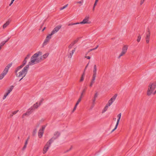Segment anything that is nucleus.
Instances as JSON below:
<instances>
[{"label": "nucleus", "mask_w": 156, "mask_h": 156, "mask_svg": "<svg viewBox=\"0 0 156 156\" xmlns=\"http://www.w3.org/2000/svg\"><path fill=\"white\" fill-rule=\"evenodd\" d=\"M29 66L27 65L22 69V67L18 66L15 70V73L17 77L21 78L20 81L25 76L28 70Z\"/></svg>", "instance_id": "nucleus-1"}, {"label": "nucleus", "mask_w": 156, "mask_h": 156, "mask_svg": "<svg viewBox=\"0 0 156 156\" xmlns=\"http://www.w3.org/2000/svg\"><path fill=\"white\" fill-rule=\"evenodd\" d=\"M42 55V52L41 51H39L37 52L31 56L30 61L29 62L27 65H29V66L33 65L41 62V60L40 56Z\"/></svg>", "instance_id": "nucleus-2"}, {"label": "nucleus", "mask_w": 156, "mask_h": 156, "mask_svg": "<svg viewBox=\"0 0 156 156\" xmlns=\"http://www.w3.org/2000/svg\"><path fill=\"white\" fill-rule=\"evenodd\" d=\"M156 88V82L154 81L150 83L149 84L147 92V96H151L152 94L154 95L156 94V90H154Z\"/></svg>", "instance_id": "nucleus-3"}, {"label": "nucleus", "mask_w": 156, "mask_h": 156, "mask_svg": "<svg viewBox=\"0 0 156 156\" xmlns=\"http://www.w3.org/2000/svg\"><path fill=\"white\" fill-rule=\"evenodd\" d=\"M12 66V63L9 64L5 67L2 73L0 74V80H2L6 74L9 68Z\"/></svg>", "instance_id": "nucleus-4"}, {"label": "nucleus", "mask_w": 156, "mask_h": 156, "mask_svg": "<svg viewBox=\"0 0 156 156\" xmlns=\"http://www.w3.org/2000/svg\"><path fill=\"white\" fill-rule=\"evenodd\" d=\"M51 140H49L46 143V145L44 146L43 150V153L45 154L46 153L47 151L48 150V149L50 147L51 144L53 142V140L52 141Z\"/></svg>", "instance_id": "nucleus-5"}, {"label": "nucleus", "mask_w": 156, "mask_h": 156, "mask_svg": "<svg viewBox=\"0 0 156 156\" xmlns=\"http://www.w3.org/2000/svg\"><path fill=\"white\" fill-rule=\"evenodd\" d=\"M128 48V46L127 45H125L122 47V51L120 54L119 58H120L121 57L123 56L126 53Z\"/></svg>", "instance_id": "nucleus-6"}, {"label": "nucleus", "mask_w": 156, "mask_h": 156, "mask_svg": "<svg viewBox=\"0 0 156 156\" xmlns=\"http://www.w3.org/2000/svg\"><path fill=\"white\" fill-rule=\"evenodd\" d=\"M117 96V94L115 95L108 101V103L106 105L109 107L110 106L115 100Z\"/></svg>", "instance_id": "nucleus-7"}, {"label": "nucleus", "mask_w": 156, "mask_h": 156, "mask_svg": "<svg viewBox=\"0 0 156 156\" xmlns=\"http://www.w3.org/2000/svg\"><path fill=\"white\" fill-rule=\"evenodd\" d=\"M46 127L45 126H42L41 128L39 129L38 132V137L40 138H41L42 136L43 133Z\"/></svg>", "instance_id": "nucleus-8"}, {"label": "nucleus", "mask_w": 156, "mask_h": 156, "mask_svg": "<svg viewBox=\"0 0 156 156\" xmlns=\"http://www.w3.org/2000/svg\"><path fill=\"white\" fill-rule=\"evenodd\" d=\"M61 25H59L56 27L51 33V35H53L57 33L61 27Z\"/></svg>", "instance_id": "nucleus-9"}, {"label": "nucleus", "mask_w": 156, "mask_h": 156, "mask_svg": "<svg viewBox=\"0 0 156 156\" xmlns=\"http://www.w3.org/2000/svg\"><path fill=\"white\" fill-rule=\"evenodd\" d=\"M60 135V134L59 132L57 131H55L53 137L50 140H51V141L52 140L53 141L54 140L58 138Z\"/></svg>", "instance_id": "nucleus-10"}, {"label": "nucleus", "mask_w": 156, "mask_h": 156, "mask_svg": "<svg viewBox=\"0 0 156 156\" xmlns=\"http://www.w3.org/2000/svg\"><path fill=\"white\" fill-rule=\"evenodd\" d=\"M97 74V67L96 65H95L94 66L93 70V77H96Z\"/></svg>", "instance_id": "nucleus-11"}, {"label": "nucleus", "mask_w": 156, "mask_h": 156, "mask_svg": "<svg viewBox=\"0 0 156 156\" xmlns=\"http://www.w3.org/2000/svg\"><path fill=\"white\" fill-rule=\"evenodd\" d=\"M49 55V53L47 52L44 54L43 55H41V56H40L41 60H44L46 59L47 57H48Z\"/></svg>", "instance_id": "nucleus-12"}, {"label": "nucleus", "mask_w": 156, "mask_h": 156, "mask_svg": "<svg viewBox=\"0 0 156 156\" xmlns=\"http://www.w3.org/2000/svg\"><path fill=\"white\" fill-rule=\"evenodd\" d=\"M150 36V33L149 32V30H148V34H147L146 37H145L146 42L147 43H149Z\"/></svg>", "instance_id": "nucleus-13"}, {"label": "nucleus", "mask_w": 156, "mask_h": 156, "mask_svg": "<svg viewBox=\"0 0 156 156\" xmlns=\"http://www.w3.org/2000/svg\"><path fill=\"white\" fill-rule=\"evenodd\" d=\"M32 109V108H29L28 110V111L26 113L23 114V117L24 118L25 116H28L30 113V111H31Z\"/></svg>", "instance_id": "nucleus-14"}, {"label": "nucleus", "mask_w": 156, "mask_h": 156, "mask_svg": "<svg viewBox=\"0 0 156 156\" xmlns=\"http://www.w3.org/2000/svg\"><path fill=\"white\" fill-rule=\"evenodd\" d=\"M84 92H85V90H84L81 94V95L80 97L78 99V100L76 104V107L77 106V105H78V104H79V102L81 101L82 97V96L83 95V94L84 93Z\"/></svg>", "instance_id": "nucleus-15"}, {"label": "nucleus", "mask_w": 156, "mask_h": 156, "mask_svg": "<svg viewBox=\"0 0 156 156\" xmlns=\"http://www.w3.org/2000/svg\"><path fill=\"white\" fill-rule=\"evenodd\" d=\"M28 58V56L27 57H26L24 60L23 61V64L22 65L20 66H21V67H23V66L26 64L27 62V59Z\"/></svg>", "instance_id": "nucleus-16"}, {"label": "nucleus", "mask_w": 156, "mask_h": 156, "mask_svg": "<svg viewBox=\"0 0 156 156\" xmlns=\"http://www.w3.org/2000/svg\"><path fill=\"white\" fill-rule=\"evenodd\" d=\"M88 23V18L87 17H86L82 21L80 22V23L81 24H85L87 23Z\"/></svg>", "instance_id": "nucleus-17"}, {"label": "nucleus", "mask_w": 156, "mask_h": 156, "mask_svg": "<svg viewBox=\"0 0 156 156\" xmlns=\"http://www.w3.org/2000/svg\"><path fill=\"white\" fill-rule=\"evenodd\" d=\"M13 87H14L13 86H11L9 87V88L7 90L6 93H8V94H9L12 90V89L13 88Z\"/></svg>", "instance_id": "nucleus-18"}, {"label": "nucleus", "mask_w": 156, "mask_h": 156, "mask_svg": "<svg viewBox=\"0 0 156 156\" xmlns=\"http://www.w3.org/2000/svg\"><path fill=\"white\" fill-rule=\"evenodd\" d=\"M95 77H92V79L90 82L89 86L90 87H91L92 86L94 82V80H95Z\"/></svg>", "instance_id": "nucleus-19"}, {"label": "nucleus", "mask_w": 156, "mask_h": 156, "mask_svg": "<svg viewBox=\"0 0 156 156\" xmlns=\"http://www.w3.org/2000/svg\"><path fill=\"white\" fill-rule=\"evenodd\" d=\"M121 116V113H120L117 115V117L118 118L116 123L119 124Z\"/></svg>", "instance_id": "nucleus-20"}, {"label": "nucleus", "mask_w": 156, "mask_h": 156, "mask_svg": "<svg viewBox=\"0 0 156 156\" xmlns=\"http://www.w3.org/2000/svg\"><path fill=\"white\" fill-rule=\"evenodd\" d=\"M10 22L8 21L6 23L4 24L3 26V28L5 29L6 28L9 24Z\"/></svg>", "instance_id": "nucleus-21"}, {"label": "nucleus", "mask_w": 156, "mask_h": 156, "mask_svg": "<svg viewBox=\"0 0 156 156\" xmlns=\"http://www.w3.org/2000/svg\"><path fill=\"white\" fill-rule=\"evenodd\" d=\"M109 107V106H107L106 105L104 107V108H103V110L102 111V113H104L108 109V108Z\"/></svg>", "instance_id": "nucleus-22"}, {"label": "nucleus", "mask_w": 156, "mask_h": 156, "mask_svg": "<svg viewBox=\"0 0 156 156\" xmlns=\"http://www.w3.org/2000/svg\"><path fill=\"white\" fill-rule=\"evenodd\" d=\"M40 105V104H39L37 102L33 106L34 108H37Z\"/></svg>", "instance_id": "nucleus-23"}, {"label": "nucleus", "mask_w": 156, "mask_h": 156, "mask_svg": "<svg viewBox=\"0 0 156 156\" xmlns=\"http://www.w3.org/2000/svg\"><path fill=\"white\" fill-rule=\"evenodd\" d=\"M51 35V33L50 34H48V35L46 37V38H45V39L47 40L48 41H49L51 39V36L52 35Z\"/></svg>", "instance_id": "nucleus-24"}, {"label": "nucleus", "mask_w": 156, "mask_h": 156, "mask_svg": "<svg viewBox=\"0 0 156 156\" xmlns=\"http://www.w3.org/2000/svg\"><path fill=\"white\" fill-rule=\"evenodd\" d=\"M75 51V48H74L73 50H72L71 53H70V55H69V57L70 58H71L72 57L73 55L74 52Z\"/></svg>", "instance_id": "nucleus-25"}, {"label": "nucleus", "mask_w": 156, "mask_h": 156, "mask_svg": "<svg viewBox=\"0 0 156 156\" xmlns=\"http://www.w3.org/2000/svg\"><path fill=\"white\" fill-rule=\"evenodd\" d=\"M48 41H49L45 39L42 44L43 46L44 47V46L48 44Z\"/></svg>", "instance_id": "nucleus-26"}, {"label": "nucleus", "mask_w": 156, "mask_h": 156, "mask_svg": "<svg viewBox=\"0 0 156 156\" xmlns=\"http://www.w3.org/2000/svg\"><path fill=\"white\" fill-rule=\"evenodd\" d=\"M19 111V110H17L16 111H14L13 112H12V114H10V117H12L13 115L16 114V113L18 112Z\"/></svg>", "instance_id": "nucleus-27"}, {"label": "nucleus", "mask_w": 156, "mask_h": 156, "mask_svg": "<svg viewBox=\"0 0 156 156\" xmlns=\"http://www.w3.org/2000/svg\"><path fill=\"white\" fill-rule=\"evenodd\" d=\"M28 139L27 140H26V141L25 142V145L23 147V150H24L26 148V147H27V144L28 143Z\"/></svg>", "instance_id": "nucleus-28"}, {"label": "nucleus", "mask_w": 156, "mask_h": 156, "mask_svg": "<svg viewBox=\"0 0 156 156\" xmlns=\"http://www.w3.org/2000/svg\"><path fill=\"white\" fill-rule=\"evenodd\" d=\"M84 73L82 75L81 79L80 80V82H81L83 81L84 79Z\"/></svg>", "instance_id": "nucleus-29"}, {"label": "nucleus", "mask_w": 156, "mask_h": 156, "mask_svg": "<svg viewBox=\"0 0 156 156\" xmlns=\"http://www.w3.org/2000/svg\"><path fill=\"white\" fill-rule=\"evenodd\" d=\"M68 4H67L66 5H64L63 7H62V8H60V10H62L66 8L68 6Z\"/></svg>", "instance_id": "nucleus-30"}, {"label": "nucleus", "mask_w": 156, "mask_h": 156, "mask_svg": "<svg viewBox=\"0 0 156 156\" xmlns=\"http://www.w3.org/2000/svg\"><path fill=\"white\" fill-rule=\"evenodd\" d=\"M8 93H6L4 95V96L2 98V99L3 100H5L7 97V96L8 95Z\"/></svg>", "instance_id": "nucleus-31"}, {"label": "nucleus", "mask_w": 156, "mask_h": 156, "mask_svg": "<svg viewBox=\"0 0 156 156\" xmlns=\"http://www.w3.org/2000/svg\"><path fill=\"white\" fill-rule=\"evenodd\" d=\"M37 129H35L33 130V135H34L36 134V133L37 132Z\"/></svg>", "instance_id": "nucleus-32"}, {"label": "nucleus", "mask_w": 156, "mask_h": 156, "mask_svg": "<svg viewBox=\"0 0 156 156\" xmlns=\"http://www.w3.org/2000/svg\"><path fill=\"white\" fill-rule=\"evenodd\" d=\"M44 99L43 98H41V100H40L38 101L37 102L39 104H40V105H41Z\"/></svg>", "instance_id": "nucleus-33"}, {"label": "nucleus", "mask_w": 156, "mask_h": 156, "mask_svg": "<svg viewBox=\"0 0 156 156\" xmlns=\"http://www.w3.org/2000/svg\"><path fill=\"white\" fill-rule=\"evenodd\" d=\"M98 96V94L97 93H96L95 95H94V99H93V101L94 102L95 101V99Z\"/></svg>", "instance_id": "nucleus-34"}, {"label": "nucleus", "mask_w": 156, "mask_h": 156, "mask_svg": "<svg viewBox=\"0 0 156 156\" xmlns=\"http://www.w3.org/2000/svg\"><path fill=\"white\" fill-rule=\"evenodd\" d=\"M141 37L140 35H139L137 37V41L138 42H139L140 41L141 39Z\"/></svg>", "instance_id": "nucleus-35"}, {"label": "nucleus", "mask_w": 156, "mask_h": 156, "mask_svg": "<svg viewBox=\"0 0 156 156\" xmlns=\"http://www.w3.org/2000/svg\"><path fill=\"white\" fill-rule=\"evenodd\" d=\"M119 124H118V123H116L115 127L114 128L115 129H117V127H118V126L119 125Z\"/></svg>", "instance_id": "nucleus-36"}, {"label": "nucleus", "mask_w": 156, "mask_h": 156, "mask_svg": "<svg viewBox=\"0 0 156 156\" xmlns=\"http://www.w3.org/2000/svg\"><path fill=\"white\" fill-rule=\"evenodd\" d=\"M144 0H141L140 2V4L141 5L144 3Z\"/></svg>", "instance_id": "nucleus-37"}, {"label": "nucleus", "mask_w": 156, "mask_h": 156, "mask_svg": "<svg viewBox=\"0 0 156 156\" xmlns=\"http://www.w3.org/2000/svg\"><path fill=\"white\" fill-rule=\"evenodd\" d=\"M15 0H12L11 1V2L9 4V6H11V5L13 3L14 1Z\"/></svg>", "instance_id": "nucleus-38"}, {"label": "nucleus", "mask_w": 156, "mask_h": 156, "mask_svg": "<svg viewBox=\"0 0 156 156\" xmlns=\"http://www.w3.org/2000/svg\"><path fill=\"white\" fill-rule=\"evenodd\" d=\"M74 25V23H72L69 24V25H68L69 26H72V25Z\"/></svg>", "instance_id": "nucleus-39"}, {"label": "nucleus", "mask_w": 156, "mask_h": 156, "mask_svg": "<svg viewBox=\"0 0 156 156\" xmlns=\"http://www.w3.org/2000/svg\"><path fill=\"white\" fill-rule=\"evenodd\" d=\"M76 105H75L73 109V112L76 109Z\"/></svg>", "instance_id": "nucleus-40"}, {"label": "nucleus", "mask_w": 156, "mask_h": 156, "mask_svg": "<svg viewBox=\"0 0 156 156\" xmlns=\"http://www.w3.org/2000/svg\"><path fill=\"white\" fill-rule=\"evenodd\" d=\"M76 41H75L73 43V44H72V45H70V46H69V47H70L71 46H72L74 44H75L76 43Z\"/></svg>", "instance_id": "nucleus-41"}, {"label": "nucleus", "mask_w": 156, "mask_h": 156, "mask_svg": "<svg viewBox=\"0 0 156 156\" xmlns=\"http://www.w3.org/2000/svg\"><path fill=\"white\" fill-rule=\"evenodd\" d=\"M98 0H95V2L94 3H95V5H97V3L98 2Z\"/></svg>", "instance_id": "nucleus-42"}, {"label": "nucleus", "mask_w": 156, "mask_h": 156, "mask_svg": "<svg viewBox=\"0 0 156 156\" xmlns=\"http://www.w3.org/2000/svg\"><path fill=\"white\" fill-rule=\"evenodd\" d=\"M96 5H95V3H94V5L93 7V10H94L95 7V6H96Z\"/></svg>", "instance_id": "nucleus-43"}, {"label": "nucleus", "mask_w": 156, "mask_h": 156, "mask_svg": "<svg viewBox=\"0 0 156 156\" xmlns=\"http://www.w3.org/2000/svg\"><path fill=\"white\" fill-rule=\"evenodd\" d=\"M82 3V1H79V2H77V3H78V4H81Z\"/></svg>", "instance_id": "nucleus-44"}, {"label": "nucleus", "mask_w": 156, "mask_h": 156, "mask_svg": "<svg viewBox=\"0 0 156 156\" xmlns=\"http://www.w3.org/2000/svg\"><path fill=\"white\" fill-rule=\"evenodd\" d=\"M80 24V23L77 22V23H74V25L78 24Z\"/></svg>", "instance_id": "nucleus-45"}, {"label": "nucleus", "mask_w": 156, "mask_h": 156, "mask_svg": "<svg viewBox=\"0 0 156 156\" xmlns=\"http://www.w3.org/2000/svg\"><path fill=\"white\" fill-rule=\"evenodd\" d=\"M39 124H38L37 123V125H36V127H39Z\"/></svg>", "instance_id": "nucleus-46"}, {"label": "nucleus", "mask_w": 156, "mask_h": 156, "mask_svg": "<svg viewBox=\"0 0 156 156\" xmlns=\"http://www.w3.org/2000/svg\"><path fill=\"white\" fill-rule=\"evenodd\" d=\"M98 45L95 48H93V49L94 50H95L98 48Z\"/></svg>", "instance_id": "nucleus-47"}, {"label": "nucleus", "mask_w": 156, "mask_h": 156, "mask_svg": "<svg viewBox=\"0 0 156 156\" xmlns=\"http://www.w3.org/2000/svg\"><path fill=\"white\" fill-rule=\"evenodd\" d=\"M94 50L93 49H90V50H89V51H88V52H90V51H92V50Z\"/></svg>", "instance_id": "nucleus-48"}, {"label": "nucleus", "mask_w": 156, "mask_h": 156, "mask_svg": "<svg viewBox=\"0 0 156 156\" xmlns=\"http://www.w3.org/2000/svg\"><path fill=\"white\" fill-rule=\"evenodd\" d=\"M115 129V128H114L112 131V132H113L114 131Z\"/></svg>", "instance_id": "nucleus-49"}, {"label": "nucleus", "mask_w": 156, "mask_h": 156, "mask_svg": "<svg viewBox=\"0 0 156 156\" xmlns=\"http://www.w3.org/2000/svg\"><path fill=\"white\" fill-rule=\"evenodd\" d=\"M45 29V27H44L43 28V30H42V31H44V30Z\"/></svg>", "instance_id": "nucleus-50"}, {"label": "nucleus", "mask_w": 156, "mask_h": 156, "mask_svg": "<svg viewBox=\"0 0 156 156\" xmlns=\"http://www.w3.org/2000/svg\"><path fill=\"white\" fill-rule=\"evenodd\" d=\"M85 58H87V55H86L85 56Z\"/></svg>", "instance_id": "nucleus-51"}, {"label": "nucleus", "mask_w": 156, "mask_h": 156, "mask_svg": "<svg viewBox=\"0 0 156 156\" xmlns=\"http://www.w3.org/2000/svg\"><path fill=\"white\" fill-rule=\"evenodd\" d=\"M90 57L88 56V59H90Z\"/></svg>", "instance_id": "nucleus-52"}, {"label": "nucleus", "mask_w": 156, "mask_h": 156, "mask_svg": "<svg viewBox=\"0 0 156 156\" xmlns=\"http://www.w3.org/2000/svg\"><path fill=\"white\" fill-rule=\"evenodd\" d=\"M91 23V22H88V23Z\"/></svg>", "instance_id": "nucleus-53"}]
</instances>
